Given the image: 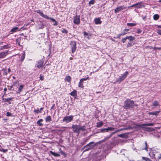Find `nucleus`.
I'll use <instances>...</instances> for the list:
<instances>
[{
	"mask_svg": "<svg viewBox=\"0 0 161 161\" xmlns=\"http://www.w3.org/2000/svg\"><path fill=\"white\" fill-rule=\"evenodd\" d=\"M125 79L122 75V76H119L117 79L116 81L120 82L122 81Z\"/></svg>",
	"mask_w": 161,
	"mask_h": 161,
	"instance_id": "obj_21",
	"label": "nucleus"
},
{
	"mask_svg": "<svg viewBox=\"0 0 161 161\" xmlns=\"http://www.w3.org/2000/svg\"><path fill=\"white\" fill-rule=\"evenodd\" d=\"M96 145V144L94 142H91L86 145L83 148V149H85L84 151V152L90 150H91L94 148Z\"/></svg>",
	"mask_w": 161,
	"mask_h": 161,
	"instance_id": "obj_3",
	"label": "nucleus"
},
{
	"mask_svg": "<svg viewBox=\"0 0 161 161\" xmlns=\"http://www.w3.org/2000/svg\"><path fill=\"white\" fill-rule=\"evenodd\" d=\"M114 129V128L108 127L106 128L101 129H100V131L101 132L104 133L105 132H108L109 130H113Z\"/></svg>",
	"mask_w": 161,
	"mask_h": 161,
	"instance_id": "obj_9",
	"label": "nucleus"
},
{
	"mask_svg": "<svg viewBox=\"0 0 161 161\" xmlns=\"http://www.w3.org/2000/svg\"><path fill=\"white\" fill-rule=\"evenodd\" d=\"M50 153L53 155L55 157H59L60 156V155L58 153L53 152L52 151H50Z\"/></svg>",
	"mask_w": 161,
	"mask_h": 161,
	"instance_id": "obj_28",
	"label": "nucleus"
},
{
	"mask_svg": "<svg viewBox=\"0 0 161 161\" xmlns=\"http://www.w3.org/2000/svg\"><path fill=\"white\" fill-rule=\"evenodd\" d=\"M45 119L47 123L50 122L52 120V118L50 116H48L47 117L45 118Z\"/></svg>",
	"mask_w": 161,
	"mask_h": 161,
	"instance_id": "obj_22",
	"label": "nucleus"
},
{
	"mask_svg": "<svg viewBox=\"0 0 161 161\" xmlns=\"http://www.w3.org/2000/svg\"><path fill=\"white\" fill-rule=\"evenodd\" d=\"M126 38L128 39L130 42L132 41L135 39V38L134 37H133L132 36H129L126 37Z\"/></svg>",
	"mask_w": 161,
	"mask_h": 161,
	"instance_id": "obj_16",
	"label": "nucleus"
},
{
	"mask_svg": "<svg viewBox=\"0 0 161 161\" xmlns=\"http://www.w3.org/2000/svg\"><path fill=\"white\" fill-rule=\"evenodd\" d=\"M7 90V88H5L4 89V91L5 92H4V94H5V93H6V91Z\"/></svg>",
	"mask_w": 161,
	"mask_h": 161,
	"instance_id": "obj_62",
	"label": "nucleus"
},
{
	"mask_svg": "<svg viewBox=\"0 0 161 161\" xmlns=\"http://www.w3.org/2000/svg\"><path fill=\"white\" fill-rule=\"evenodd\" d=\"M129 31V29H125L123 32L121 33L122 36H124Z\"/></svg>",
	"mask_w": 161,
	"mask_h": 161,
	"instance_id": "obj_24",
	"label": "nucleus"
},
{
	"mask_svg": "<svg viewBox=\"0 0 161 161\" xmlns=\"http://www.w3.org/2000/svg\"><path fill=\"white\" fill-rule=\"evenodd\" d=\"M159 112V111H156L155 112H149L148 114L149 115H154L155 116H157Z\"/></svg>",
	"mask_w": 161,
	"mask_h": 161,
	"instance_id": "obj_25",
	"label": "nucleus"
},
{
	"mask_svg": "<svg viewBox=\"0 0 161 161\" xmlns=\"http://www.w3.org/2000/svg\"><path fill=\"white\" fill-rule=\"evenodd\" d=\"M153 105L154 106H157L159 105V103L158 101H155L153 103Z\"/></svg>",
	"mask_w": 161,
	"mask_h": 161,
	"instance_id": "obj_33",
	"label": "nucleus"
},
{
	"mask_svg": "<svg viewBox=\"0 0 161 161\" xmlns=\"http://www.w3.org/2000/svg\"><path fill=\"white\" fill-rule=\"evenodd\" d=\"M60 153L64 156H66V154L64 152L62 151H60Z\"/></svg>",
	"mask_w": 161,
	"mask_h": 161,
	"instance_id": "obj_54",
	"label": "nucleus"
},
{
	"mask_svg": "<svg viewBox=\"0 0 161 161\" xmlns=\"http://www.w3.org/2000/svg\"><path fill=\"white\" fill-rule=\"evenodd\" d=\"M71 80V78L70 76H67L65 77L64 80L65 82H70Z\"/></svg>",
	"mask_w": 161,
	"mask_h": 161,
	"instance_id": "obj_15",
	"label": "nucleus"
},
{
	"mask_svg": "<svg viewBox=\"0 0 161 161\" xmlns=\"http://www.w3.org/2000/svg\"><path fill=\"white\" fill-rule=\"evenodd\" d=\"M74 116L71 115L69 116H66L64 117L63 119L64 122H65L66 123H68L71 122L73 120Z\"/></svg>",
	"mask_w": 161,
	"mask_h": 161,
	"instance_id": "obj_5",
	"label": "nucleus"
},
{
	"mask_svg": "<svg viewBox=\"0 0 161 161\" xmlns=\"http://www.w3.org/2000/svg\"><path fill=\"white\" fill-rule=\"evenodd\" d=\"M129 74V72L128 71H126L125 74L123 75V76L124 77V78L125 79L127 76Z\"/></svg>",
	"mask_w": 161,
	"mask_h": 161,
	"instance_id": "obj_38",
	"label": "nucleus"
},
{
	"mask_svg": "<svg viewBox=\"0 0 161 161\" xmlns=\"http://www.w3.org/2000/svg\"><path fill=\"white\" fill-rule=\"evenodd\" d=\"M19 31L20 29H19L18 27H14L10 30V33L11 34H12Z\"/></svg>",
	"mask_w": 161,
	"mask_h": 161,
	"instance_id": "obj_12",
	"label": "nucleus"
},
{
	"mask_svg": "<svg viewBox=\"0 0 161 161\" xmlns=\"http://www.w3.org/2000/svg\"><path fill=\"white\" fill-rule=\"evenodd\" d=\"M73 23L77 25H78L80 24V19L79 15H76L74 17Z\"/></svg>",
	"mask_w": 161,
	"mask_h": 161,
	"instance_id": "obj_7",
	"label": "nucleus"
},
{
	"mask_svg": "<svg viewBox=\"0 0 161 161\" xmlns=\"http://www.w3.org/2000/svg\"><path fill=\"white\" fill-rule=\"evenodd\" d=\"M2 71L3 72V75H7L8 72L6 69H3L2 70Z\"/></svg>",
	"mask_w": 161,
	"mask_h": 161,
	"instance_id": "obj_29",
	"label": "nucleus"
},
{
	"mask_svg": "<svg viewBox=\"0 0 161 161\" xmlns=\"http://www.w3.org/2000/svg\"><path fill=\"white\" fill-rule=\"evenodd\" d=\"M70 95L74 97H76L77 96L76 91L75 90H73L70 93Z\"/></svg>",
	"mask_w": 161,
	"mask_h": 161,
	"instance_id": "obj_19",
	"label": "nucleus"
},
{
	"mask_svg": "<svg viewBox=\"0 0 161 161\" xmlns=\"http://www.w3.org/2000/svg\"><path fill=\"white\" fill-rule=\"evenodd\" d=\"M95 0H91L89 2V5H90L91 4H94Z\"/></svg>",
	"mask_w": 161,
	"mask_h": 161,
	"instance_id": "obj_43",
	"label": "nucleus"
},
{
	"mask_svg": "<svg viewBox=\"0 0 161 161\" xmlns=\"http://www.w3.org/2000/svg\"><path fill=\"white\" fill-rule=\"evenodd\" d=\"M8 50H7L6 52L1 53L0 54V58H4L8 55Z\"/></svg>",
	"mask_w": 161,
	"mask_h": 161,
	"instance_id": "obj_11",
	"label": "nucleus"
},
{
	"mask_svg": "<svg viewBox=\"0 0 161 161\" xmlns=\"http://www.w3.org/2000/svg\"><path fill=\"white\" fill-rule=\"evenodd\" d=\"M136 24L134 23H127V25L128 26H134L136 25Z\"/></svg>",
	"mask_w": 161,
	"mask_h": 161,
	"instance_id": "obj_35",
	"label": "nucleus"
},
{
	"mask_svg": "<svg viewBox=\"0 0 161 161\" xmlns=\"http://www.w3.org/2000/svg\"><path fill=\"white\" fill-rule=\"evenodd\" d=\"M158 158L159 159H160L161 158V154H160L159 155V156H158Z\"/></svg>",
	"mask_w": 161,
	"mask_h": 161,
	"instance_id": "obj_64",
	"label": "nucleus"
},
{
	"mask_svg": "<svg viewBox=\"0 0 161 161\" xmlns=\"http://www.w3.org/2000/svg\"><path fill=\"white\" fill-rule=\"evenodd\" d=\"M50 19L52 21L54 22H55L56 21L54 19H53V18H50Z\"/></svg>",
	"mask_w": 161,
	"mask_h": 161,
	"instance_id": "obj_59",
	"label": "nucleus"
},
{
	"mask_svg": "<svg viewBox=\"0 0 161 161\" xmlns=\"http://www.w3.org/2000/svg\"><path fill=\"white\" fill-rule=\"evenodd\" d=\"M13 99V97H10L7 98H3V100L4 102H8L9 104H11V103L9 101Z\"/></svg>",
	"mask_w": 161,
	"mask_h": 161,
	"instance_id": "obj_18",
	"label": "nucleus"
},
{
	"mask_svg": "<svg viewBox=\"0 0 161 161\" xmlns=\"http://www.w3.org/2000/svg\"><path fill=\"white\" fill-rule=\"evenodd\" d=\"M133 45V44L132 43L128 42L127 45L126 47H130L132 46Z\"/></svg>",
	"mask_w": 161,
	"mask_h": 161,
	"instance_id": "obj_42",
	"label": "nucleus"
},
{
	"mask_svg": "<svg viewBox=\"0 0 161 161\" xmlns=\"http://www.w3.org/2000/svg\"><path fill=\"white\" fill-rule=\"evenodd\" d=\"M122 36V35H121V33H120V34H118V35H117L116 37H114V38H119L120 37V36Z\"/></svg>",
	"mask_w": 161,
	"mask_h": 161,
	"instance_id": "obj_45",
	"label": "nucleus"
},
{
	"mask_svg": "<svg viewBox=\"0 0 161 161\" xmlns=\"http://www.w3.org/2000/svg\"><path fill=\"white\" fill-rule=\"evenodd\" d=\"M95 23L96 24H101L102 23V21L100 20L99 18H96L94 19Z\"/></svg>",
	"mask_w": 161,
	"mask_h": 161,
	"instance_id": "obj_13",
	"label": "nucleus"
},
{
	"mask_svg": "<svg viewBox=\"0 0 161 161\" xmlns=\"http://www.w3.org/2000/svg\"><path fill=\"white\" fill-rule=\"evenodd\" d=\"M142 32V30H141L140 29H138L137 30V33H138V34H140V33H141Z\"/></svg>",
	"mask_w": 161,
	"mask_h": 161,
	"instance_id": "obj_57",
	"label": "nucleus"
},
{
	"mask_svg": "<svg viewBox=\"0 0 161 161\" xmlns=\"http://www.w3.org/2000/svg\"><path fill=\"white\" fill-rule=\"evenodd\" d=\"M34 112L36 113H41V111H39V110L38 109H36V110H35L34 111Z\"/></svg>",
	"mask_w": 161,
	"mask_h": 161,
	"instance_id": "obj_51",
	"label": "nucleus"
},
{
	"mask_svg": "<svg viewBox=\"0 0 161 161\" xmlns=\"http://www.w3.org/2000/svg\"><path fill=\"white\" fill-rule=\"evenodd\" d=\"M24 85H20L19 86V87L18 89V92H17V93H19L20 92H21L23 89V88L24 87Z\"/></svg>",
	"mask_w": 161,
	"mask_h": 161,
	"instance_id": "obj_26",
	"label": "nucleus"
},
{
	"mask_svg": "<svg viewBox=\"0 0 161 161\" xmlns=\"http://www.w3.org/2000/svg\"><path fill=\"white\" fill-rule=\"evenodd\" d=\"M88 35V34L87 33L86 31H84V35L86 37V36H87Z\"/></svg>",
	"mask_w": 161,
	"mask_h": 161,
	"instance_id": "obj_58",
	"label": "nucleus"
},
{
	"mask_svg": "<svg viewBox=\"0 0 161 161\" xmlns=\"http://www.w3.org/2000/svg\"><path fill=\"white\" fill-rule=\"evenodd\" d=\"M125 135L124 134H122L118 135L119 137H124Z\"/></svg>",
	"mask_w": 161,
	"mask_h": 161,
	"instance_id": "obj_50",
	"label": "nucleus"
},
{
	"mask_svg": "<svg viewBox=\"0 0 161 161\" xmlns=\"http://www.w3.org/2000/svg\"><path fill=\"white\" fill-rule=\"evenodd\" d=\"M38 28L39 29H43L44 28L45 25L43 24L42 22H40L38 24Z\"/></svg>",
	"mask_w": 161,
	"mask_h": 161,
	"instance_id": "obj_14",
	"label": "nucleus"
},
{
	"mask_svg": "<svg viewBox=\"0 0 161 161\" xmlns=\"http://www.w3.org/2000/svg\"><path fill=\"white\" fill-rule=\"evenodd\" d=\"M150 49L153 48L155 50H156L157 49L159 50H161V47H154L153 48L152 47H150Z\"/></svg>",
	"mask_w": 161,
	"mask_h": 161,
	"instance_id": "obj_44",
	"label": "nucleus"
},
{
	"mask_svg": "<svg viewBox=\"0 0 161 161\" xmlns=\"http://www.w3.org/2000/svg\"><path fill=\"white\" fill-rule=\"evenodd\" d=\"M142 149L145 150L147 151H148L147 150V142H145V147L144 148H142Z\"/></svg>",
	"mask_w": 161,
	"mask_h": 161,
	"instance_id": "obj_32",
	"label": "nucleus"
},
{
	"mask_svg": "<svg viewBox=\"0 0 161 161\" xmlns=\"http://www.w3.org/2000/svg\"><path fill=\"white\" fill-rule=\"evenodd\" d=\"M151 154H152V153H149V155H150L151 157H152V158H155V154H154L153 153H152V156L151 155Z\"/></svg>",
	"mask_w": 161,
	"mask_h": 161,
	"instance_id": "obj_49",
	"label": "nucleus"
},
{
	"mask_svg": "<svg viewBox=\"0 0 161 161\" xmlns=\"http://www.w3.org/2000/svg\"><path fill=\"white\" fill-rule=\"evenodd\" d=\"M40 79L42 80H44V76H42V75H40Z\"/></svg>",
	"mask_w": 161,
	"mask_h": 161,
	"instance_id": "obj_56",
	"label": "nucleus"
},
{
	"mask_svg": "<svg viewBox=\"0 0 161 161\" xmlns=\"http://www.w3.org/2000/svg\"><path fill=\"white\" fill-rule=\"evenodd\" d=\"M72 53H73L76 49V43L75 42L72 41L70 43Z\"/></svg>",
	"mask_w": 161,
	"mask_h": 161,
	"instance_id": "obj_6",
	"label": "nucleus"
},
{
	"mask_svg": "<svg viewBox=\"0 0 161 161\" xmlns=\"http://www.w3.org/2000/svg\"><path fill=\"white\" fill-rule=\"evenodd\" d=\"M25 57V53L24 52L22 54V55L21 58V61L22 62L24 61Z\"/></svg>",
	"mask_w": 161,
	"mask_h": 161,
	"instance_id": "obj_31",
	"label": "nucleus"
},
{
	"mask_svg": "<svg viewBox=\"0 0 161 161\" xmlns=\"http://www.w3.org/2000/svg\"><path fill=\"white\" fill-rule=\"evenodd\" d=\"M62 32L63 33L67 34L68 33V31L65 29H63L62 31Z\"/></svg>",
	"mask_w": 161,
	"mask_h": 161,
	"instance_id": "obj_47",
	"label": "nucleus"
},
{
	"mask_svg": "<svg viewBox=\"0 0 161 161\" xmlns=\"http://www.w3.org/2000/svg\"><path fill=\"white\" fill-rule=\"evenodd\" d=\"M42 17L44 18H45V19H50V18H50L47 15V14H43L42 15Z\"/></svg>",
	"mask_w": 161,
	"mask_h": 161,
	"instance_id": "obj_37",
	"label": "nucleus"
},
{
	"mask_svg": "<svg viewBox=\"0 0 161 161\" xmlns=\"http://www.w3.org/2000/svg\"><path fill=\"white\" fill-rule=\"evenodd\" d=\"M71 128L72 129L73 131L79 135L80 131H84L86 130L85 126H81L80 125H73Z\"/></svg>",
	"mask_w": 161,
	"mask_h": 161,
	"instance_id": "obj_1",
	"label": "nucleus"
},
{
	"mask_svg": "<svg viewBox=\"0 0 161 161\" xmlns=\"http://www.w3.org/2000/svg\"><path fill=\"white\" fill-rule=\"evenodd\" d=\"M88 78H82V79H81L80 80L79 82L82 83V84H83V81H84L86 80Z\"/></svg>",
	"mask_w": 161,
	"mask_h": 161,
	"instance_id": "obj_41",
	"label": "nucleus"
},
{
	"mask_svg": "<svg viewBox=\"0 0 161 161\" xmlns=\"http://www.w3.org/2000/svg\"><path fill=\"white\" fill-rule=\"evenodd\" d=\"M126 8V7L124 5L122 6H119L117 7L114 9V12L115 13H119L122 10L125 9Z\"/></svg>",
	"mask_w": 161,
	"mask_h": 161,
	"instance_id": "obj_8",
	"label": "nucleus"
},
{
	"mask_svg": "<svg viewBox=\"0 0 161 161\" xmlns=\"http://www.w3.org/2000/svg\"><path fill=\"white\" fill-rule=\"evenodd\" d=\"M10 47V46L8 45H4L3 46H1L0 48V50H3L4 49H7L9 48Z\"/></svg>",
	"mask_w": 161,
	"mask_h": 161,
	"instance_id": "obj_23",
	"label": "nucleus"
},
{
	"mask_svg": "<svg viewBox=\"0 0 161 161\" xmlns=\"http://www.w3.org/2000/svg\"><path fill=\"white\" fill-rule=\"evenodd\" d=\"M8 151V150L7 149H3L2 150V151L3 152H7Z\"/></svg>",
	"mask_w": 161,
	"mask_h": 161,
	"instance_id": "obj_61",
	"label": "nucleus"
},
{
	"mask_svg": "<svg viewBox=\"0 0 161 161\" xmlns=\"http://www.w3.org/2000/svg\"><path fill=\"white\" fill-rule=\"evenodd\" d=\"M83 85L82 83L79 82L78 84V87H79L83 88Z\"/></svg>",
	"mask_w": 161,
	"mask_h": 161,
	"instance_id": "obj_48",
	"label": "nucleus"
},
{
	"mask_svg": "<svg viewBox=\"0 0 161 161\" xmlns=\"http://www.w3.org/2000/svg\"><path fill=\"white\" fill-rule=\"evenodd\" d=\"M124 130V129H119L118 130H116L114 132H113L112 133H111V134H112V135H114V134H115L116 133H117V132H118V131H121L122 130Z\"/></svg>",
	"mask_w": 161,
	"mask_h": 161,
	"instance_id": "obj_36",
	"label": "nucleus"
},
{
	"mask_svg": "<svg viewBox=\"0 0 161 161\" xmlns=\"http://www.w3.org/2000/svg\"><path fill=\"white\" fill-rule=\"evenodd\" d=\"M137 5V4L136 3V4H133V5H132L131 6L128 7V8H130L131 7H136V5Z\"/></svg>",
	"mask_w": 161,
	"mask_h": 161,
	"instance_id": "obj_55",
	"label": "nucleus"
},
{
	"mask_svg": "<svg viewBox=\"0 0 161 161\" xmlns=\"http://www.w3.org/2000/svg\"><path fill=\"white\" fill-rule=\"evenodd\" d=\"M135 106L136 105L134 103L133 101L129 99H127L125 101L124 107L125 109H127L132 108Z\"/></svg>",
	"mask_w": 161,
	"mask_h": 161,
	"instance_id": "obj_2",
	"label": "nucleus"
},
{
	"mask_svg": "<svg viewBox=\"0 0 161 161\" xmlns=\"http://www.w3.org/2000/svg\"><path fill=\"white\" fill-rule=\"evenodd\" d=\"M6 115L7 116H11V114L9 112L6 113Z\"/></svg>",
	"mask_w": 161,
	"mask_h": 161,
	"instance_id": "obj_52",
	"label": "nucleus"
},
{
	"mask_svg": "<svg viewBox=\"0 0 161 161\" xmlns=\"http://www.w3.org/2000/svg\"><path fill=\"white\" fill-rule=\"evenodd\" d=\"M154 124L153 123H147L138 125L137 126L140 128L144 129L146 131H150L152 130V128L150 127H145V126H153L154 125Z\"/></svg>",
	"mask_w": 161,
	"mask_h": 161,
	"instance_id": "obj_4",
	"label": "nucleus"
},
{
	"mask_svg": "<svg viewBox=\"0 0 161 161\" xmlns=\"http://www.w3.org/2000/svg\"><path fill=\"white\" fill-rule=\"evenodd\" d=\"M34 12L39 14L41 16H42L43 14V12L39 9L35 10Z\"/></svg>",
	"mask_w": 161,
	"mask_h": 161,
	"instance_id": "obj_27",
	"label": "nucleus"
},
{
	"mask_svg": "<svg viewBox=\"0 0 161 161\" xmlns=\"http://www.w3.org/2000/svg\"><path fill=\"white\" fill-rule=\"evenodd\" d=\"M43 121V119H40L38 120L37 122V124L38 126H42L43 125V124L41 123Z\"/></svg>",
	"mask_w": 161,
	"mask_h": 161,
	"instance_id": "obj_17",
	"label": "nucleus"
},
{
	"mask_svg": "<svg viewBox=\"0 0 161 161\" xmlns=\"http://www.w3.org/2000/svg\"><path fill=\"white\" fill-rule=\"evenodd\" d=\"M58 22L57 21H56L54 22V23L53 24V25H58Z\"/></svg>",
	"mask_w": 161,
	"mask_h": 161,
	"instance_id": "obj_60",
	"label": "nucleus"
},
{
	"mask_svg": "<svg viewBox=\"0 0 161 161\" xmlns=\"http://www.w3.org/2000/svg\"><path fill=\"white\" fill-rule=\"evenodd\" d=\"M142 158L143 160H145V161H152L149 158L145 157H142Z\"/></svg>",
	"mask_w": 161,
	"mask_h": 161,
	"instance_id": "obj_40",
	"label": "nucleus"
},
{
	"mask_svg": "<svg viewBox=\"0 0 161 161\" xmlns=\"http://www.w3.org/2000/svg\"><path fill=\"white\" fill-rule=\"evenodd\" d=\"M43 62L42 60H39L36 62V66L38 69L42 67L43 66Z\"/></svg>",
	"mask_w": 161,
	"mask_h": 161,
	"instance_id": "obj_10",
	"label": "nucleus"
},
{
	"mask_svg": "<svg viewBox=\"0 0 161 161\" xmlns=\"http://www.w3.org/2000/svg\"><path fill=\"white\" fill-rule=\"evenodd\" d=\"M159 18V16L157 14H156L153 16V19L155 20H157Z\"/></svg>",
	"mask_w": 161,
	"mask_h": 161,
	"instance_id": "obj_34",
	"label": "nucleus"
},
{
	"mask_svg": "<svg viewBox=\"0 0 161 161\" xmlns=\"http://www.w3.org/2000/svg\"><path fill=\"white\" fill-rule=\"evenodd\" d=\"M141 3H142L141 2H140V3H136V4H137V5H136V8H141L142 5L140 4Z\"/></svg>",
	"mask_w": 161,
	"mask_h": 161,
	"instance_id": "obj_39",
	"label": "nucleus"
},
{
	"mask_svg": "<svg viewBox=\"0 0 161 161\" xmlns=\"http://www.w3.org/2000/svg\"><path fill=\"white\" fill-rule=\"evenodd\" d=\"M127 39L126 38V37L125 38H123L122 39L121 41L123 43H125L126 42Z\"/></svg>",
	"mask_w": 161,
	"mask_h": 161,
	"instance_id": "obj_46",
	"label": "nucleus"
},
{
	"mask_svg": "<svg viewBox=\"0 0 161 161\" xmlns=\"http://www.w3.org/2000/svg\"><path fill=\"white\" fill-rule=\"evenodd\" d=\"M8 73H10L11 71V69L10 68H8L7 71Z\"/></svg>",
	"mask_w": 161,
	"mask_h": 161,
	"instance_id": "obj_63",
	"label": "nucleus"
},
{
	"mask_svg": "<svg viewBox=\"0 0 161 161\" xmlns=\"http://www.w3.org/2000/svg\"><path fill=\"white\" fill-rule=\"evenodd\" d=\"M103 125V121H100L97 123L96 127L97 128H99L101 127Z\"/></svg>",
	"mask_w": 161,
	"mask_h": 161,
	"instance_id": "obj_20",
	"label": "nucleus"
},
{
	"mask_svg": "<svg viewBox=\"0 0 161 161\" xmlns=\"http://www.w3.org/2000/svg\"><path fill=\"white\" fill-rule=\"evenodd\" d=\"M157 33L159 35H161V30H157Z\"/></svg>",
	"mask_w": 161,
	"mask_h": 161,
	"instance_id": "obj_53",
	"label": "nucleus"
},
{
	"mask_svg": "<svg viewBox=\"0 0 161 161\" xmlns=\"http://www.w3.org/2000/svg\"><path fill=\"white\" fill-rule=\"evenodd\" d=\"M112 135L111 134L109 136H107L103 140L102 142H103L105 141H106L109 139L112 136Z\"/></svg>",
	"mask_w": 161,
	"mask_h": 161,
	"instance_id": "obj_30",
	"label": "nucleus"
}]
</instances>
